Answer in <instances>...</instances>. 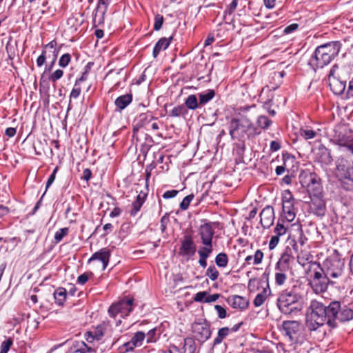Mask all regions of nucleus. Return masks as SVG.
<instances>
[{
  "label": "nucleus",
  "mask_w": 353,
  "mask_h": 353,
  "mask_svg": "<svg viewBox=\"0 0 353 353\" xmlns=\"http://www.w3.org/2000/svg\"><path fill=\"white\" fill-rule=\"evenodd\" d=\"M92 276L93 274L91 272H85L78 276L77 283L81 285H84L88 281L89 277Z\"/></svg>",
  "instance_id": "6e6d98bb"
},
{
  "label": "nucleus",
  "mask_w": 353,
  "mask_h": 353,
  "mask_svg": "<svg viewBox=\"0 0 353 353\" xmlns=\"http://www.w3.org/2000/svg\"><path fill=\"white\" fill-rule=\"evenodd\" d=\"M275 273V283L278 285H283L287 281L288 276L285 274L286 271L276 270Z\"/></svg>",
  "instance_id": "37998d69"
},
{
  "label": "nucleus",
  "mask_w": 353,
  "mask_h": 353,
  "mask_svg": "<svg viewBox=\"0 0 353 353\" xmlns=\"http://www.w3.org/2000/svg\"><path fill=\"white\" fill-rule=\"evenodd\" d=\"M341 48L339 41H332L318 46L311 56L308 64L316 71L327 65L338 56Z\"/></svg>",
  "instance_id": "f257e3e1"
},
{
  "label": "nucleus",
  "mask_w": 353,
  "mask_h": 353,
  "mask_svg": "<svg viewBox=\"0 0 353 353\" xmlns=\"http://www.w3.org/2000/svg\"><path fill=\"white\" fill-rule=\"evenodd\" d=\"M294 261V256H288L283 254L281 255L279 261L276 263V270L288 271L291 269V265Z\"/></svg>",
  "instance_id": "bb28decb"
},
{
  "label": "nucleus",
  "mask_w": 353,
  "mask_h": 353,
  "mask_svg": "<svg viewBox=\"0 0 353 353\" xmlns=\"http://www.w3.org/2000/svg\"><path fill=\"white\" fill-rule=\"evenodd\" d=\"M228 303L235 309L245 310L249 305L248 300L239 295H232L227 299Z\"/></svg>",
  "instance_id": "a878e982"
},
{
  "label": "nucleus",
  "mask_w": 353,
  "mask_h": 353,
  "mask_svg": "<svg viewBox=\"0 0 353 353\" xmlns=\"http://www.w3.org/2000/svg\"><path fill=\"white\" fill-rule=\"evenodd\" d=\"M188 113L186 107L183 104L176 105L170 112L169 116L171 117H185Z\"/></svg>",
  "instance_id": "72a5a7b5"
},
{
  "label": "nucleus",
  "mask_w": 353,
  "mask_h": 353,
  "mask_svg": "<svg viewBox=\"0 0 353 353\" xmlns=\"http://www.w3.org/2000/svg\"><path fill=\"white\" fill-rule=\"evenodd\" d=\"M110 256V250L105 248L94 252L88 260V264L94 268L104 270L108 265Z\"/></svg>",
  "instance_id": "f8f14e48"
},
{
  "label": "nucleus",
  "mask_w": 353,
  "mask_h": 353,
  "mask_svg": "<svg viewBox=\"0 0 353 353\" xmlns=\"http://www.w3.org/2000/svg\"><path fill=\"white\" fill-rule=\"evenodd\" d=\"M323 267L330 279H337L343 274L345 262L344 260L341 259L339 252L335 250L323 262Z\"/></svg>",
  "instance_id": "6e6552de"
},
{
  "label": "nucleus",
  "mask_w": 353,
  "mask_h": 353,
  "mask_svg": "<svg viewBox=\"0 0 353 353\" xmlns=\"http://www.w3.org/2000/svg\"><path fill=\"white\" fill-rule=\"evenodd\" d=\"M270 293V289L269 285H267V288H263V291L259 293L253 301V304L255 307H259L263 304L266 300L268 296Z\"/></svg>",
  "instance_id": "7c9ffc66"
},
{
  "label": "nucleus",
  "mask_w": 353,
  "mask_h": 353,
  "mask_svg": "<svg viewBox=\"0 0 353 353\" xmlns=\"http://www.w3.org/2000/svg\"><path fill=\"white\" fill-rule=\"evenodd\" d=\"M288 230V225H285L283 223V220L281 221L279 220L276 227L274 228V232L275 233V235L278 236H281L284 235Z\"/></svg>",
  "instance_id": "a19ab883"
},
{
  "label": "nucleus",
  "mask_w": 353,
  "mask_h": 353,
  "mask_svg": "<svg viewBox=\"0 0 353 353\" xmlns=\"http://www.w3.org/2000/svg\"><path fill=\"white\" fill-rule=\"evenodd\" d=\"M301 296L292 291L283 290L278 296L276 305L282 314H292L302 309Z\"/></svg>",
  "instance_id": "39448f33"
},
{
  "label": "nucleus",
  "mask_w": 353,
  "mask_h": 353,
  "mask_svg": "<svg viewBox=\"0 0 353 353\" xmlns=\"http://www.w3.org/2000/svg\"><path fill=\"white\" fill-rule=\"evenodd\" d=\"M282 328L290 341H293L301 331V323L297 321H285L282 323Z\"/></svg>",
  "instance_id": "6ab92c4d"
},
{
  "label": "nucleus",
  "mask_w": 353,
  "mask_h": 353,
  "mask_svg": "<svg viewBox=\"0 0 353 353\" xmlns=\"http://www.w3.org/2000/svg\"><path fill=\"white\" fill-rule=\"evenodd\" d=\"M279 242V236H278L276 235H273L271 237L270 243H269V249L270 250L274 249L276 247V245H278Z\"/></svg>",
  "instance_id": "052dcab7"
},
{
  "label": "nucleus",
  "mask_w": 353,
  "mask_h": 353,
  "mask_svg": "<svg viewBox=\"0 0 353 353\" xmlns=\"http://www.w3.org/2000/svg\"><path fill=\"white\" fill-rule=\"evenodd\" d=\"M133 299H121L112 304V319L115 320L116 326L121 323V319L128 316L132 310Z\"/></svg>",
  "instance_id": "9d476101"
},
{
  "label": "nucleus",
  "mask_w": 353,
  "mask_h": 353,
  "mask_svg": "<svg viewBox=\"0 0 353 353\" xmlns=\"http://www.w3.org/2000/svg\"><path fill=\"white\" fill-rule=\"evenodd\" d=\"M127 72L123 70V68H121L119 71L116 73L115 76H114V80L116 82L113 87H112V90H117L119 88H123L125 86Z\"/></svg>",
  "instance_id": "c756f323"
},
{
  "label": "nucleus",
  "mask_w": 353,
  "mask_h": 353,
  "mask_svg": "<svg viewBox=\"0 0 353 353\" xmlns=\"http://www.w3.org/2000/svg\"><path fill=\"white\" fill-rule=\"evenodd\" d=\"M274 211L272 206L267 205L260 213V223L263 228H269L274 221Z\"/></svg>",
  "instance_id": "4be33fe9"
},
{
  "label": "nucleus",
  "mask_w": 353,
  "mask_h": 353,
  "mask_svg": "<svg viewBox=\"0 0 353 353\" xmlns=\"http://www.w3.org/2000/svg\"><path fill=\"white\" fill-rule=\"evenodd\" d=\"M230 330L228 327H222L219 330L217 336L214 339L213 345H217L220 344L223 340L229 334Z\"/></svg>",
  "instance_id": "e433bc0d"
},
{
  "label": "nucleus",
  "mask_w": 353,
  "mask_h": 353,
  "mask_svg": "<svg viewBox=\"0 0 353 353\" xmlns=\"http://www.w3.org/2000/svg\"><path fill=\"white\" fill-rule=\"evenodd\" d=\"M145 338V334L143 332L139 331L134 333L131 340L123 344L125 348V352L133 351L135 347H140Z\"/></svg>",
  "instance_id": "5701e85b"
},
{
  "label": "nucleus",
  "mask_w": 353,
  "mask_h": 353,
  "mask_svg": "<svg viewBox=\"0 0 353 353\" xmlns=\"http://www.w3.org/2000/svg\"><path fill=\"white\" fill-rule=\"evenodd\" d=\"M206 276H208L212 281H215L219 276V272L214 265H210L206 270Z\"/></svg>",
  "instance_id": "49530a36"
},
{
  "label": "nucleus",
  "mask_w": 353,
  "mask_h": 353,
  "mask_svg": "<svg viewBox=\"0 0 353 353\" xmlns=\"http://www.w3.org/2000/svg\"><path fill=\"white\" fill-rule=\"evenodd\" d=\"M199 235L202 243H212V239L214 235L212 223L206 222L201 225L199 228Z\"/></svg>",
  "instance_id": "aec40b11"
},
{
  "label": "nucleus",
  "mask_w": 353,
  "mask_h": 353,
  "mask_svg": "<svg viewBox=\"0 0 353 353\" xmlns=\"http://www.w3.org/2000/svg\"><path fill=\"white\" fill-rule=\"evenodd\" d=\"M215 263L220 268H225L228 263V256L224 252L218 254L215 258Z\"/></svg>",
  "instance_id": "58836bf2"
},
{
  "label": "nucleus",
  "mask_w": 353,
  "mask_h": 353,
  "mask_svg": "<svg viewBox=\"0 0 353 353\" xmlns=\"http://www.w3.org/2000/svg\"><path fill=\"white\" fill-rule=\"evenodd\" d=\"M345 94L347 98L353 97V78L349 81Z\"/></svg>",
  "instance_id": "69168bd1"
},
{
  "label": "nucleus",
  "mask_w": 353,
  "mask_h": 353,
  "mask_svg": "<svg viewBox=\"0 0 353 353\" xmlns=\"http://www.w3.org/2000/svg\"><path fill=\"white\" fill-rule=\"evenodd\" d=\"M329 281L330 278L323 269L321 271L314 272L313 279L310 283L316 292H323L327 290Z\"/></svg>",
  "instance_id": "dca6fc26"
},
{
  "label": "nucleus",
  "mask_w": 353,
  "mask_h": 353,
  "mask_svg": "<svg viewBox=\"0 0 353 353\" xmlns=\"http://www.w3.org/2000/svg\"><path fill=\"white\" fill-rule=\"evenodd\" d=\"M138 192V190H137ZM148 194V190L145 192L143 190L139 191V194L136 197V199L132 203V209L130 210V214L131 216H134L140 211L142 205L145 203Z\"/></svg>",
  "instance_id": "b1692460"
},
{
  "label": "nucleus",
  "mask_w": 353,
  "mask_h": 353,
  "mask_svg": "<svg viewBox=\"0 0 353 353\" xmlns=\"http://www.w3.org/2000/svg\"><path fill=\"white\" fill-rule=\"evenodd\" d=\"M196 251V246L192 235L186 234L181 239V245L179 250V255L185 257L187 260L192 257Z\"/></svg>",
  "instance_id": "2eb2a0df"
},
{
  "label": "nucleus",
  "mask_w": 353,
  "mask_h": 353,
  "mask_svg": "<svg viewBox=\"0 0 353 353\" xmlns=\"http://www.w3.org/2000/svg\"><path fill=\"white\" fill-rule=\"evenodd\" d=\"M215 96V92L214 90H208L206 92L199 93V102L201 107L208 103L212 100Z\"/></svg>",
  "instance_id": "f704fd0d"
},
{
  "label": "nucleus",
  "mask_w": 353,
  "mask_h": 353,
  "mask_svg": "<svg viewBox=\"0 0 353 353\" xmlns=\"http://www.w3.org/2000/svg\"><path fill=\"white\" fill-rule=\"evenodd\" d=\"M179 191L176 190H168L165 192L164 194H163V198L165 199L174 198L177 195Z\"/></svg>",
  "instance_id": "0e129e2a"
},
{
  "label": "nucleus",
  "mask_w": 353,
  "mask_h": 353,
  "mask_svg": "<svg viewBox=\"0 0 353 353\" xmlns=\"http://www.w3.org/2000/svg\"><path fill=\"white\" fill-rule=\"evenodd\" d=\"M12 344L13 339L12 338H8L6 341H3L1 345L0 353H8Z\"/></svg>",
  "instance_id": "8fccbe9b"
},
{
  "label": "nucleus",
  "mask_w": 353,
  "mask_h": 353,
  "mask_svg": "<svg viewBox=\"0 0 353 353\" xmlns=\"http://www.w3.org/2000/svg\"><path fill=\"white\" fill-rule=\"evenodd\" d=\"M159 336L160 334L157 333V329L152 328L145 334L146 342L148 343H154L159 339Z\"/></svg>",
  "instance_id": "ea45409f"
},
{
  "label": "nucleus",
  "mask_w": 353,
  "mask_h": 353,
  "mask_svg": "<svg viewBox=\"0 0 353 353\" xmlns=\"http://www.w3.org/2000/svg\"><path fill=\"white\" fill-rule=\"evenodd\" d=\"M228 130L233 140L242 143L260 134L259 129L246 117L232 118L229 123Z\"/></svg>",
  "instance_id": "f03ea898"
},
{
  "label": "nucleus",
  "mask_w": 353,
  "mask_h": 353,
  "mask_svg": "<svg viewBox=\"0 0 353 353\" xmlns=\"http://www.w3.org/2000/svg\"><path fill=\"white\" fill-rule=\"evenodd\" d=\"M350 72L348 68L339 69L336 64L331 68L329 75V85L332 92L336 95L344 94L346 89V82L350 79Z\"/></svg>",
  "instance_id": "423d86ee"
},
{
  "label": "nucleus",
  "mask_w": 353,
  "mask_h": 353,
  "mask_svg": "<svg viewBox=\"0 0 353 353\" xmlns=\"http://www.w3.org/2000/svg\"><path fill=\"white\" fill-rule=\"evenodd\" d=\"M206 295V292H199L195 294L194 300L196 302H204Z\"/></svg>",
  "instance_id": "338daca9"
},
{
  "label": "nucleus",
  "mask_w": 353,
  "mask_h": 353,
  "mask_svg": "<svg viewBox=\"0 0 353 353\" xmlns=\"http://www.w3.org/2000/svg\"><path fill=\"white\" fill-rule=\"evenodd\" d=\"M215 310L218 313V316L220 319H224L227 316V312L224 307L219 305H216L214 306Z\"/></svg>",
  "instance_id": "bf43d9fd"
},
{
  "label": "nucleus",
  "mask_w": 353,
  "mask_h": 353,
  "mask_svg": "<svg viewBox=\"0 0 353 353\" xmlns=\"http://www.w3.org/2000/svg\"><path fill=\"white\" fill-rule=\"evenodd\" d=\"M311 202L310 204V210L318 216H323L325 214V203L323 199L322 194L310 195Z\"/></svg>",
  "instance_id": "a211bd4d"
},
{
  "label": "nucleus",
  "mask_w": 353,
  "mask_h": 353,
  "mask_svg": "<svg viewBox=\"0 0 353 353\" xmlns=\"http://www.w3.org/2000/svg\"><path fill=\"white\" fill-rule=\"evenodd\" d=\"M336 175L345 190L353 191V165L345 157L338 158Z\"/></svg>",
  "instance_id": "0eeeda50"
},
{
  "label": "nucleus",
  "mask_w": 353,
  "mask_h": 353,
  "mask_svg": "<svg viewBox=\"0 0 353 353\" xmlns=\"http://www.w3.org/2000/svg\"><path fill=\"white\" fill-rule=\"evenodd\" d=\"M253 259L254 261L252 262V264L259 265L261 263L263 259V252L261 250H257L253 256Z\"/></svg>",
  "instance_id": "864d4df0"
},
{
  "label": "nucleus",
  "mask_w": 353,
  "mask_h": 353,
  "mask_svg": "<svg viewBox=\"0 0 353 353\" xmlns=\"http://www.w3.org/2000/svg\"><path fill=\"white\" fill-rule=\"evenodd\" d=\"M59 170V168L58 166H57L52 173L50 174V176H49L47 182H46V191L48 190V188L53 183V182L54 181V179L56 178V174L57 172Z\"/></svg>",
  "instance_id": "13d9d810"
},
{
  "label": "nucleus",
  "mask_w": 353,
  "mask_h": 353,
  "mask_svg": "<svg viewBox=\"0 0 353 353\" xmlns=\"http://www.w3.org/2000/svg\"><path fill=\"white\" fill-rule=\"evenodd\" d=\"M109 327V323L103 322L97 327H92L89 331L85 333V339L88 343L93 341H99L104 336L105 332Z\"/></svg>",
  "instance_id": "f3484780"
},
{
  "label": "nucleus",
  "mask_w": 353,
  "mask_h": 353,
  "mask_svg": "<svg viewBox=\"0 0 353 353\" xmlns=\"http://www.w3.org/2000/svg\"><path fill=\"white\" fill-rule=\"evenodd\" d=\"M63 75V71L62 70H56L49 77V80L52 82H56L57 80L61 79Z\"/></svg>",
  "instance_id": "4d7b16f0"
},
{
  "label": "nucleus",
  "mask_w": 353,
  "mask_h": 353,
  "mask_svg": "<svg viewBox=\"0 0 353 353\" xmlns=\"http://www.w3.org/2000/svg\"><path fill=\"white\" fill-rule=\"evenodd\" d=\"M81 92V85L78 84V83H75L74 85V87L70 94V103L68 105V109H70V107L71 99H77L79 97Z\"/></svg>",
  "instance_id": "de8ad7c7"
},
{
  "label": "nucleus",
  "mask_w": 353,
  "mask_h": 353,
  "mask_svg": "<svg viewBox=\"0 0 353 353\" xmlns=\"http://www.w3.org/2000/svg\"><path fill=\"white\" fill-rule=\"evenodd\" d=\"M330 319L327 325L332 328L338 327V323H345L353 319V310L338 301H333L328 305Z\"/></svg>",
  "instance_id": "20e7f679"
},
{
  "label": "nucleus",
  "mask_w": 353,
  "mask_h": 353,
  "mask_svg": "<svg viewBox=\"0 0 353 353\" xmlns=\"http://www.w3.org/2000/svg\"><path fill=\"white\" fill-rule=\"evenodd\" d=\"M272 123V121L265 116H260L257 119L258 125L263 129L269 128Z\"/></svg>",
  "instance_id": "a18cd8bd"
},
{
  "label": "nucleus",
  "mask_w": 353,
  "mask_h": 353,
  "mask_svg": "<svg viewBox=\"0 0 353 353\" xmlns=\"http://www.w3.org/2000/svg\"><path fill=\"white\" fill-rule=\"evenodd\" d=\"M138 192V190H137ZM148 194V190L145 192L143 190L139 191V194L136 197V199L132 203V209L130 210V214L131 216H134L140 211L142 205L145 203Z\"/></svg>",
  "instance_id": "393cba45"
},
{
  "label": "nucleus",
  "mask_w": 353,
  "mask_h": 353,
  "mask_svg": "<svg viewBox=\"0 0 353 353\" xmlns=\"http://www.w3.org/2000/svg\"><path fill=\"white\" fill-rule=\"evenodd\" d=\"M272 100H268L267 101H265L264 103H263V108L265 110H266L268 113L272 115V116H274L276 112L274 110H272L271 109V107H272Z\"/></svg>",
  "instance_id": "680f3d73"
},
{
  "label": "nucleus",
  "mask_w": 353,
  "mask_h": 353,
  "mask_svg": "<svg viewBox=\"0 0 353 353\" xmlns=\"http://www.w3.org/2000/svg\"><path fill=\"white\" fill-rule=\"evenodd\" d=\"M315 160L325 165H330L333 161L330 150L323 145L318 147L315 153Z\"/></svg>",
  "instance_id": "412c9836"
},
{
  "label": "nucleus",
  "mask_w": 353,
  "mask_h": 353,
  "mask_svg": "<svg viewBox=\"0 0 353 353\" xmlns=\"http://www.w3.org/2000/svg\"><path fill=\"white\" fill-rule=\"evenodd\" d=\"M172 39H173L172 36L170 37L169 38H165V37L161 38L157 41V43H156V45L153 49V52H152L153 57L154 58H156L159 55V52L161 50L167 49L168 48V46H170V42L172 40Z\"/></svg>",
  "instance_id": "c85d7f7f"
},
{
  "label": "nucleus",
  "mask_w": 353,
  "mask_h": 353,
  "mask_svg": "<svg viewBox=\"0 0 353 353\" xmlns=\"http://www.w3.org/2000/svg\"><path fill=\"white\" fill-rule=\"evenodd\" d=\"M55 303L58 305H63L67 296V291L63 288H58L53 293Z\"/></svg>",
  "instance_id": "2f4dec72"
},
{
  "label": "nucleus",
  "mask_w": 353,
  "mask_h": 353,
  "mask_svg": "<svg viewBox=\"0 0 353 353\" xmlns=\"http://www.w3.org/2000/svg\"><path fill=\"white\" fill-rule=\"evenodd\" d=\"M299 134L300 136L304 138L305 140L313 139L317 134V133L315 131L309 128H301L299 130Z\"/></svg>",
  "instance_id": "79ce46f5"
},
{
  "label": "nucleus",
  "mask_w": 353,
  "mask_h": 353,
  "mask_svg": "<svg viewBox=\"0 0 353 353\" xmlns=\"http://www.w3.org/2000/svg\"><path fill=\"white\" fill-rule=\"evenodd\" d=\"M71 60V55L69 53L63 54L59 61V65L61 68H65L68 65Z\"/></svg>",
  "instance_id": "603ef678"
},
{
  "label": "nucleus",
  "mask_w": 353,
  "mask_h": 353,
  "mask_svg": "<svg viewBox=\"0 0 353 353\" xmlns=\"http://www.w3.org/2000/svg\"><path fill=\"white\" fill-rule=\"evenodd\" d=\"M334 139L341 147V151L353 154V134L346 128L336 130Z\"/></svg>",
  "instance_id": "9b49d317"
},
{
  "label": "nucleus",
  "mask_w": 353,
  "mask_h": 353,
  "mask_svg": "<svg viewBox=\"0 0 353 353\" xmlns=\"http://www.w3.org/2000/svg\"><path fill=\"white\" fill-rule=\"evenodd\" d=\"M204 246L201 247L198 250V254L199 256L208 258L211 253L212 252L213 248L212 243H202Z\"/></svg>",
  "instance_id": "4c0bfd02"
},
{
  "label": "nucleus",
  "mask_w": 353,
  "mask_h": 353,
  "mask_svg": "<svg viewBox=\"0 0 353 353\" xmlns=\"http://www.w3.org/2000/svg\"><path fill=\"white\" fill-rule=\"evenodd\" d=\"M74 351L79 353H88L92 352V348L88 347L83 341H81L74 345Z\"/></svg>",
  "instance_id": "c03bdc74"
},
{
  "label": "nucleus",
  "mask_w": 353,
  "mask_h": 353,
  "mask_svg": "<svg viewBox=\"0 0 353 353\" xmlns=\"http://www.w3.org/2000/svg\"><path fill=\"white\" fill-rule=\"evenodd\" d=\"M282 210L284 219L290 223L296 217V210L294 208V198L292 192L287 190L282 196Z\"/></svg>",
  "instance_id": "ddd939ff"
},
{
  "label": "nucleus",
  "mask_w": 353,
  "mask_h": 353,
  "mask_svg": "<svg viewBox=\"0 0 353 353\" xmlns=\"http://www.w3.org/2000/svg\"><path fill=\"white\" fill-rule=\"evenodd\" d=\"M186 109H190L194 110L199 108H201L199 100L198 101L196 95L190 94L189 95L186 99L185 100V103L183 104Z\"/></svg>",
  "instance_id": "473e14b6"
},
{
  "label": "nucleus",
  "mask_w": 353,
  "mask_h": 353,
  "mask_svg": "<svg viewBox=\"0 0 353 353\" xmlns=\"http://www.w3.org/2000/svg\"><path fill=\"white\" fill-rule=\"evenodd\" d=\"M299 179L301 185L306 187L310 195L322 194L321 180L315 172L304 170L299 175Z\"/></svg>",
  "instance_id": "1a4fd4ad"
},
{
  "label": "nucleus",
  "mask_w": 353,
  "mask_h": 353,
  "mask_svg": "<svg viewBox=\"0 0 353 353\" xmlns=\"http://www.w3.org/2000/svg\"><path fill=\"white\" fill-rule=\"evenodd\" d=\"M309 309L311 312L307 314L306 319V326L308 330L315 331L324 324L327 325L330 319L328 305L325 306L319 301L312 300Z\"/></svg>",
  "instance_id": "7ed1b4c3"
},
{
  "label": "nucleus",
  "mask_w": 353,
  "mask_h": 353,
  "mask_svg": "<svg viewBox=\"0 0 353 353\" xmlns=\"http://www.w3.org/2000/svg\"><path fill=\"white\" fill-rule=\"evenodd\" d=\"M193 337L201 343H203L208 340L211 336L210 324L206 322L194 323L192 325Z\"/></svg>",
  "instance_id": "4468645a"
},
{
  "label": "nucleus",
  "mask_w": 353,
  "mask_h": 353,
  "mask_svg": "<svg viewBox=\"0 0 353 353\" xmlns=\"http://www.w3.org/2000/svg\"><path fill=\"white\" fill-rule=\"evenodd\" d=\"M299 28V24L297 23H292L287 27L285 28L283 32L284 34H290L294 31H296Z\"/></svg>",
  "instance_id": "e2e57ef3"
},
{
  "label": "nucleus",
  "mask_w": 353,
  "mask_h": 353,
  "mask_svg": "<svg viewBox=\"0 0 353 353\" xmlns=\"http://www.w3.org/2000/svg\"><path fill=\"white\" fill-rule=\"evenodd\" d=\"M194 338L187 337L184 339L183 350L184 353H194L196 350V344Z\"/></svg>",
  "instance_id": "c9c22d12"
},
{
  "label": "nucleus",
  "mask_w": 353,
  "mask_h": 353,
  "mask_svg": "<svg viewBox=\"0 0 353 353\" xmlns=\"http://www.w3.org/2000/svg\"><path fill=\"white\" fill-rule=\"evenodd\" d=\"M69 232L68 228H63L56 232L54 234V241L56 243H59L64 236L68 235Z\"/></svg>",
  "instance_id": "09e8293b"
},
{
  "label": "nucleus",
  "mask_w": 353,
  "mask_h": 353,
  "mask_svg": "<svg viewBox=\"0 0 353 353\" xmlns=\"http://www.w3.org/2000/svg\"><path fill=\"white\" fill-rule=\"evenodd\" d=\"M132 101V94H125L121 95L116 99L114 101V104L116 106L115 111H121L125 109Z\"/></svg>",
  "instance_id": "cd10ccee"
},
{
  "label": "nucleus",
  "mask_w": 353,
  "mask_h": 353,
  "mask_svg": "<svg viewBox=\"0 0 353 353\" xmlns=\"http://www.w3.org/2000/svg\"><path fill=\"white\" fill-rule=\"evenodd\" d=\"M194 196L193 194H190L186 196L185 197H184L180 203V208L182 210H187L190 204V202L194 199Z\"/></svg>",
  "instance_id": "3c124183"
},
{
  "label": "nucleus",
  "mask_w": 353,
  "mask_h": 353,
  "mask_svg": "<svg viewBox=\"0 0 353 353\" xmlns=\"http://www.w3.org/2000/svg\"><path fill=\"white\" fill-rule=\"evenodd\" d=\"M163 23V17L161 14H157L154 17V30L157 31L161 28Z\"/></svg>",
  "instance_id": "5fc2aeb1"
},
{
  "label": "nucleus",
  "mask_w": 353,
  "mask_h": 353,
  "mask_svg": "<svg viewBox=\"0 0 353 353\" xmlns=\"http://www.w3.org/2000/svg\"><path fill=\"white\" fill-rule=\"evenodd\" d=\"M46 51L43 50L41 54L37 59V64L39 67L42 66L46 62Z\"/></svg>",
  "instance_id": "774afa93"
}]
</instances>
